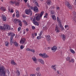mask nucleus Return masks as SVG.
<instances>
[{
	"mask_svg": "<svg viewBox=\"0 0 76 76\" xmlns=\"http://www.w3.org/2000/svg\"><path fill=\"white\" fill-rule=\"evenodd\" d=\"M0 29L3 31H5L6 30H10V26L8 25L4 24V26H0Z\"/></svg>",
	"mask_w": 76,
	"mask_h": 76,
	"instance_id": "obj_1",
	"label": "nucleus"
},
{
	"mask_svg": "<svg viewBox=\"0 0 76 76\" xmlns=\"http://www.w3.org/2000/svg\"><path fill=\"white\" fill-rule=\"evenodd\" d=\"M4 68L3 67H0V75L3 76H7L6 73H7L6 70H4Z\"/></svg>",
	"mask_w": 76,
	"mask_h": 76,
	"instance_id": "obj_2",
	"label": "nucleus"
},
{
	"mask_svg": "<svg viewBox=\"0 0 76 76\" xmlns=\"http://www.w3.org/2000/svg\"><path fill=\"white\" fill-rule=\"evenodd\" d=\"M44 12H41L40 14L38 13V15L36 17V19L37 21H39L41 19H42V16L44 15Z\"/></svg>",
	"mask_w": 76,
	"mask_h": 76,
	"instance_id": "obj_3",
	"label": "nucleus"
},
{
	"mask_svg": "<svg viewBox=\"0 0 76 76\" xmlns=\"http://www.w3.org/2000/svg\"><path fill=\"white\" fill-rule=\"evenodd\" d=\"M9 3L11 5H13L15 4V6H19L20 3L19 2H17L16 0H11L10 1Z\"/></svg>",
	"mask_w": 76,
	"mask_h": 76,
	"instance_id": "obj_4",
	"label": "nucleus"
},
{
	"mask_svg": "<svg viewBox=\"0 0 76 76\" xmlns=\"http://www.w3.org/2000/svg\"><path fill=\"white\" fill-rule=\"evenodd\" d=\"M39 56H40V57H42L43 58H48L49 57V56H48L47 54H46V53H44L43 54L40 53L39 54Z\"/></svg>",
	"mask_w": 76,
	"mask_h": 76,
	"instance_id": "obj_5",
	"label": "nucleus"
},
{
	"mask_svg": "<svg viewBox=\"0 0 76 76\" xmlns=\"http://www.w3.org/2000/svg\"><path fill=\"white\" fill-rule=\"evenodd\" d=\"M31 10H33L34 12L35 13H37V12H38V8L37 6H35L34 7H31Z\"/></svg>",
	"mask_w": 76,
	"mask_h": 76,
	"instance_id": "obj_6",
	"label": "nucleus"
},
{
	"mask_svg": "<svg viewBox=\"0 0 76 76\" xmlns=\"http://www.w3.org/2000/svg\"><path fill=\"white\" fill-rule=\"evenodd\" d=\"M32 22L34 25H36V26H39V23L37 21H36V19H35V18H34L33 19Z\"/></svg>",
	"mask_w": 76,
	"mask_h": 76,
	"instance_id": "obj_7",
	"label": "nucleus"
},
{
	"mask_svg": "<svg viewBox=\"0 0 76 76\" xmlns=\"http://www.w3.org/2000/svg\"><path fill=\"white\" fill-rule=\"evenodd\" d=\"M25 13L27 15H29V14H30L31 16L32 15V11L30 9H28V10H26Z\"/></svg>",
	"mask_w": 76,
	"mask_h": 76,
	"instance_id": "obj_8",
	"label": "nucleus"
},
{
	"mask_svg": "<svg viewBox=\"0 0 76 76\" xmlns=\"http://www.w3.org/2000/svg\"><path fill=\"white\" fill-rule=\"evenodd\" d=\"M32 60H33L34 63H35V64H38V61H37V58H36V57H33L32 58Z\"/></svg>",
	"mask_w": 76,
	"mask_h": 76,
	"instance_id": "obj_9",
	"label": "nucleus"
},
{
	"mask_svg": "<svg viewBox=\"0 0 76 76\" xmlns=\"http://www.w3.org/2000/svg\"><path fill=\"white\" fill-rule=\"evenodd\" d=\"M67 7L70 9H72V6L70 5V3L68 2H66Z\"/></svg>",
	"mask_w": 76,
	"mask_h": 76,
	"instance_id": "obj_10",
	"label": "nucleus"
},
{
	"mask_svg": "<svg viewBox=\"0 0 76 76\" xmlns=\"http://www.w3.org/2000/svg\"><path fill=\"white\" fill-rule=\"evenodd\" d=\"M46 41H50L51 40V37L50 35H48L46 36Z\"/></svg>",
	"mask_w": 76,
	"mask_h": 76,
	"instance_id": "obj_11",
	"label": "nucleus"
},
{
	"mask_svg": "<svg viewBox=\"0 0 76 76\" xmlns=\"http://www.w3.org/2000/svg\"><path fill=\"white\" fill-rule=\"evenodd\" d=\"M26 41V40L24 38L21 39L20 40V44H24V43H25Z\"/></svg>",
	"mask_w": 76,
	"mask_h": 76,
	"instance_id": "obj_12",
	"label": "nucleus"
},
{
	"mask_svg": "<svg viewBox=\"0 0 76 76\" xmlns=\"http://www.w3.org/2000/svg\"><path fill=\"white\" fill-rule=\"evenodd\" d=\"M19 20V19H17L16 18L14 19V20H13V22L14 23H15V24H16V23H18V22Z\"/></svg>",
	"mask_w": 76,
	"mask_h": 76,
	"instance_id": "obj_13",
	"label": "nucleus"
},
{
	"mask_svg": "<svg viewBox=\"0 0 76 76\" xmlns=\"http://www.w3.org/2000/svg\"><path fill=\"white\" fill-rule=\"evenodd\" d=\"M52 50L53 51V52H55L56 51V50L57 49V48L56 47V46H53L52 48Z\"/></svg>",
	"mask_w": 76,
	"mask_h": 76,
	"instance_id": "obj_14",
	"label": "nucleus"
},
{
	"mask_svg": "<svg viewBox=\"0 0 76 76\" xmlns=\"http://www.w3.org/2000/svg\"><path fill=\"white\" fill-rule=\"evenodd\" d=\"M38 61L39 62H40V63L42 64H44V60H43L42 59H39Z\"/></svg>",
	"mask_w": 76,
	"mask_h": 76,
	"instance_id": "obj_15",
	"label": "nucleus"
},
{
	"mask_svg": "<svg viewBox=\"0 0 76 76\" xmlns=\"http://www.w3.org/2000/svg\"><path fill=\"white\" fill-rule=\"evenodd\" d=\"M9 35L11 36V37L13 38V37L15 36V34L13 33H10L9 34Z\"/></svg>",
	"mask_w": 76,
	"mask_h": 76,
	"instance_id": "obj_16",
	"label": "nucleus"
},
{
	"mask_svg": "<svg viewBox=\"0 0 76 76\" xmlns=\"http://www.w3.org/2000/svg\"><path fill=\"white\" fill-rule=\"evenodd\" d=\"M55 30L56 33H59L60 32V29L59 28H58L57 26L56 27Z\"/></svg>",
	"mask_w": 76,
	"mask_h": 76,
	"instance_id": "obj_17",
	"label": "nucleus"
},
{
	"mask_svg": "<svg viewBox=\"0 0 76 76\" xmlns=\"http://www.w3.org/2000/svg\"><path fill=\"white\" fill-rule=\"evenodd\" d=\"M46 3L48 5L50 6L51 3V1L50 0H48L46 1Z\"/></svg>",
	"mask_w": 76,
	"mask_h": 76,
	"instance_id": "obj_18",
	"label": "nucleus"
},
{
	"mask_svg": "<svg viewBox=\"0 0 76 76\" xmlns=\"http://www.w3.org/2000/svg\"><path fill=\"white\" fill-rule=\"evenodd\" d=\"M2 18L3 19V21H6V19H7V18H6V16L5 15H3L2 16Z\"/></svg>",
	"mask_w": 76,
	"mask_h": 76,
	"instance_id": "obj_19",
	"label": "nucleus"
},
{
	"mask_svg": "<svg viewBox=\"0 0 76 76\" xmlns=\"http://www.w3.org/2000/svg\"><path fill=\"white\" fill-rule=\"evenodd\" d=\"M11 64H12V65H15V66H16V65H17V64L15 63L13 60H12L11 61Z\"/></svg>",
	"mask_w": 76,
	"mask_h": 76,
	"instance_id": "obj_20",
	"label": "nucleus"
},
{
	"mask_svg": "<svg viewBox=\"0 0 76 76\" xmlns=\"http://www.w3.org/2000/svg\"><path fill=\"white\" fill-rule=\"evenodd\" d=\"M13 38L10 37V42L11 45H12L13 43Z\"/></svg>",
	"mask_w": 76,
	"mask_h": 76,
	"instance_id": "obj_21",
	"label": "nucleus"
},
{
	"mask_svg": "<svg viewBox=\"0 0 76 76\" xmlns=\"http://www.w3.org/2000/svg\"><path fill=\"white\" fill-rule=\"evenodd\" d=\"M23 22L24 23L25 26H27L28 25V22L25 20H23Z\"/></svg>",
	"mask_w": 76,
	"mask_h": 76,
	"instance_id": "obj_22",
	"label": "nucleus"
},
{
	"mask_svg": "<svg viewBox=\"0 0 76 76\" xmlns=\"http://www.w3.org/2000/svg\"><path fill=\"white\" fill-rule=\"evenodd\" d=\"M0 10H2V11H6V8H5L4 7H1V8H0Z\"/></svg>",
	"mask_w": 76,
	"mask_h": 76,
	"instance_id": "obj_23",
	"label": "nucleus"
},
{
	"mask_svg": "<svg viewBox=\"0 0 76 76\" xmlns=\"http://www.w3.org/2000/svg\"><path fill=\"white\" fill-rule=\"evenodd\" d=\"M13 44H14V45H15L16 47H18V45H19V44H18L16 41L13 42Z\"/></svg>",
	"mask_w": 76,
	"mask_h": 76,
	"instance_id": "obj_24",
	"label": "nucleus"
},
{
	"mask_svg": "<svg viewBox=\"0 0 76 76\" xmlns=\"http://www.w3.org/2000/svg\"><path fill=\"white\" fill-rule=\"evenodd\" d=\"M70 52L72 53V54H75V52L72 49H69Z\"/></svg>",
	"mask_w": 76,
	"mask_h": 76,
	"instance_id": "obj_25",
	"label": "nucleus"
},
{
	"mask_svg": "<svg viewBox=\"0 0 76 76\" xmlns=\"http://www.w3.org/2000/svg\"><path fill=\"white\" fill-rule=\"evenodd\" d=\"M56 65H52L51 67L53 69V70H54L55 71H56Z\"/></svg>",
	"mask_w": 76,
	"mask_h": 76,
	"instance_id": "obj_26",
	"label": "nucleus"
},
{
	"mask_svg": "<svg viewBox=\"0 0 76 76\" xmlns=\"http://www.w3.org/2000/svg\"><path fill=\"white\" fill-rule=\"evenodd\" d=\"M16 16L17 18H19V13L18 11L16 12Z\"/></svg>",
	"mask_w": 76,
	"mask_h": 76,
	"instance_id": "obj_27",
	"label": "nucleus"
},
{
	"mask_svg": "<svg viewBox=\"0 0 76 76\" xmlns=\"http://www.w3.org/2000/svg\"><path fill=\"white\" fill-rule=\"evenodd\" d=\"M62 38L63 41H65L66 40V36L65 35L63 34L62 36Z\"/></svg>",
	"mask_w": 76,
	"mask_h": 76,
	"instance_id": "obj_28",
	"label": "nucleus"
},
{
	"mask_svg": "<svg viewBox=\"0 0 76 76\" xmlns=\"http://www.w3.org/2000/svg\"><path fill=\"white\" fill-rule=\"evenodd\" d=\"M10 44L9 42H8L6 41L5 42V45L6 47H7Z\"/></svg>",
	"mask_w": 76,
	"mask_h": 76,
	"instance_id": "obj_29",
	"label": "nucleus"
},
{
	"mask_svg": "<svg viewBox=\"0 0 76 76\" xmlns=\"http://www.w3.org/2000/svg\"><path fill=\"white\" fill-rule=\"evenodd\" d=\"M52 18L53 20H56V16L54 15H53L52 17Z\"/></svg>",
	"mask_w": 76,
	"mask_h": 76,
	"instance_id": "obj_30",
	"label": "nucleus"
},
{
	"mask_svg": "<svg viewBox=\"0 0 76 76\" xmlns=\"http://www.w3.org/2000/svg\"><path fill=\"white\" fill-rule=\"evenodd\" d=\"M18 22L19 23L18 24L20 26H22V21H20V20H19Z\"/></svg>",
	"mask_w": 76,
	"mask_h": 76,
	"instance_id": "obj_31",
	"label": "nucleus"
},
{
	"mask_svg": "<svg viewBox=\"0 0 76 76\" xmlns=\"http://www.w3.org/2000/svg\"><path fill=\"white\" fill-rule=\"evenodd\" d=\"M72 14H73V15L74 16V17H76V13L74 11L72 12Z\"/></svg>",
	"mask_w": 76,
	"mask_h": 76,
	"instance_id": "obj_32",
	"label": "nucleus"
},
{
	"mask_svg": "<svg viewBox=\"0 0 76 76\" xmlns=\"http://www.w3.org/2000/svg\"><path fill=\"white\" fill-rule=\"evenodd\" d=\"M24 48H25V46H24V45H21L20 46V49H21V50H23Z\"/></svg>",
	"mask_w": 76,
	"mask_h": 76,
	"instance_id": "obj_33",
	"label": "nucleus"
},
{
	"mask_svg": "<svg viewBox=\"0 0 76 76\" xmlns=\"http://www.w3.org/2000/svg\"><path fill=\"white\" fill-rule=\"evenodd\" d=\"M66 60H67V61H69L70 60V58L69 57H67L66 58Z\"/></svg>",
	"mask_w": 76,
	"mask_h": 76,
	"instance_id": "obj_34",
	"label": "nucleus"
},
{
	"mask_svg": "<svg viewBox=\"0 0 76 76\" xmlns=\"http://www.w3.org/2000/svg\"><path fill=\"white\" fill-rule=\"evenodd\" d=\"M75 62V60L73 59H72L71 60L69 61V63L71 62L72 63H74Z\"/></svg>",
	"mask_w": 76,
	"mask_h": 76,
	"instance_id": "obj_35",
	"label": "nucleus"
},
{
	"mask_svg": "<svg viewBox=\"0 0 76 76\" xmlns=\"http://www.w3.org/2000/svg\"><path fill=\"white\" fill-rule=\"evenodd\" d=\"M17 73L18 76H19V75H20V71H19L18 70L17 71Z\"/></svg>",
	"mask_w": 76,
	"mask_h": 76,
	"instance_id": "obj_36",
	"label": "nucleus"
},
{
	"mask_svg": "<svg viewBox=\"0 0 76 76\" xmlns=\"http://www.w3.org/2000/svg\"><path fill=\"white\" fill-rule=\"evenodd\" d=\"M54 13V11L52 10L50 11L51 15H53Z\"/></svg>",
	"mask_w": 76,
	"mask_h": 76,
	"instance_id": "obj_37",
	"label": "nucleus"
},
{
	"mask_svg": "<svg viewBox=\"0 0 76 76\" xmlns=\"http://www.w3.org/2000/svg\"><path fill=\"white\" fill-rule=\"evenodd\" d=\"M35 5H36V6H37L38 7H39V5H38V3L37 2H36L35 3Z\"/></svg>",
	"mask_w": 76,
	"mask_h": 76,
	"instance_id": "obj_38",
	"label": "nucleus"
},
{
	"mask_svg": "<svg viewBox=\"0 0 76 76\" xmlns=\"http://www.w3.org/2000/svg\"><path fill=\"white\" fill-rule=\"evenodd\" d=\"M48 29V28H47V27L46 26H45L44 27H43L44 30H47V29Z\"/></svg>",
	"mask_w": 76,
	"mask_h": 76,
	"instance_id": "obj_39",
	"label": "nucleus"
},
{
	"mask_svg": "<svg viewBox=\"0 0 76 76\" xmlns=\"http://www.w3.org/2000/svg\"><path fill=\"white\" fill-rule=\"evenodd\" d=\"M30 51H31V52H32V53H35V50L34 49H31Z\"/></svg>",
	"mask_w": 76,
	"mask_h": 76,
	"instance_id": "obj_40",
	"label": "nucleus"
},
{
	"mask_svg": "<svg viewBox=\"0 0 76 76\" xmlns=\"http://www.w3.org/2000/svg\"><path fill=\"white\" fill-rule=\"evenodd\" d=\"M42 37H41V36H38L37 37V39H40Z\"/></svg>",
	"mask_w": 76,
	"mask_h": 76,
	"instance_id": "obj_41",
	"label": "nucleus"
},
{
	"mask_svg": "<svg viewBox=\"0 0 76 76\" xmlns=\"http://www.w3.org/2000/svg\"><path fill=\"white\" fill-rule=\"evenodd\" d=\"M42 31H41L40 32V33L39 34V37H41V36L42 35Z\"/></svg>",
	"mask_w": 76,
	"mask_h": 76,
	"instance_id": "obj_42",
	"label": "nucleus"
},
{
	"mask_svg": "<svg viewBox=\"0 0 76 76\" xmlns=\"http://www.w3.org/2000/svg\"><path fill=\"white\" fill-rule=\"evenodd\" d=\"M31 50L29 48H27L26 49V51H31Z\"/></svg>",
	"mask_w": 76,
	"mask_h": 76,
	"instance_id": "obj_43",
	"label": "nucleus"
},
{
	"mask_svg": "<svg viewBox=\"0 0 76 76\" xmlns=\"http://www.w3.org/2000/svg\"><path fill=\"white\" fill-rule=\"evenodd\" d=\"M37 76H41V74L39 72H38L37 73Z\"/></svg>",
	"mask_w": 76,
	"mask_h": 76,
	"instance_id": "obj_44",
	"label": "nucleus"
},
{
	"mask_svg": "<svg viewBox=\"0 0 76 76\" xmlns=\"http://www.w3.org/2000/svg\"><path fill=\"white\" fill-rule=\"evenodd\" d=\"M36 70L37 71H39V70H40V68L39 67H38L37 68H36Z\"/></svg>",
	"mask_w": 76,
	"mask_h": 76,
	"instance_id": "obj_45",
	"label": "nucleus"
},
{
	"mask_svg": "<svg viewBox=\"0 0 76 76\" xmlns=\"http://www.w3.org/2000/svg\"><path fill=\"white\" fill-rule=\"evenodd\" d=\"M21 29V27H18V31L19 32L20 31V30Z\"/></svg>",
	"mask_w": 76,
	"mask_h": 76,
	"instance_id": "obj_46",
	"label": "nucleus"
},
{
	"mask_svg": "<svg viewBox=\"0 0 76 76\" xmlns=\"http://www.w3.org/2000/svg\"><path fill=\"white\" fill-rule=\"evenodd\" d=\"M32 29H35V27L34 26H32Z\"/></svg>",
	"mask_w": 76,
	"mask_h": 76,
	"instance_id": "obj_47",
	"label": "nucleus"
},
{
	"mask_svg": "<svg viewBox=\"0 0 76 76\" xmlns=\"http://www.w3.org/2000/svg\"><path fill=\"white\" fill-rule=\"evenodd\" d=\"M61 31H64V27H61Z\"/></svg>",
	"mask_w": 76,
	"mask_h": 76,
	"instance_id": "obj_48",
	"label": "nucleus"
},
{
	"mask_svg": "<svg viewBox=\"0 0 76 76\" xmlns=\"http://www.w3.org/2000/svg\"><path fill=\"white\" fill-rule=\"evenodd\" d=\"M32 38H34V34H32Z\"/></svg>",
	"mask_w": 76,
	"mask_h": 76,
	"instance_id": "obj_49",
	"label": "nucleus"
},
{
	"mask_svg": "<svg viewBox=\"0 0 76 76\" xmlns=\"http://www.w3.org/2000/svg\"><path fill=\"white\" fill-rule=\"evenodd\" d=\"M64 27L65 28H68V27H69V25H65V26Z\"/></svg>",
	"mask_w": 76,
	"mask_h": 76,
	"instance_id": "obj_50",
	"label": "nucleus"
},
{
	"mask_svg": "<svg viewBox=\"0 0 76 76\" xmlns=\"http://www.w3.org/2000/svg\"><path fill=\"white\" fill-rule=\"evenodd\" d=\"M59 27L61 28L63 27V26L61 25V24H59Z\"/></svg>",
	"mask_w": 76,
	"mask_h": 76,
	"instance_id": "obj_51",
	"label": "nucleus"
},
{
	"mask_svg": "<svg viewBox=\"0 0 76 76\" xmlns=\"http://www.w3.org/2000/svg\"><path fill=\"white\" fill-rule=\"evenodd\" d=\"M26 32H28V31H29V29H28V28H26Z\"/></svg>",
	"mask_w": 76,
	"mask_h": 76,
	"instance_id": "obj_52",
	"label": "nucleus"
},
{
	"mask_svg": "<svg viewBox=\"0 0 76 76\" xmlns=\"http://www.w3.org/2000/svg\"><path fill=\"white\" fill-rule=\"evenodd\" d=\"M30 76H35V75L34 74H31Z\"/></svg>",
	"mask_w": 76,
	"mask_h": 76,
	"instance_id": "obj_53",
	"label": "nucleus"
},
{
	"mask_svg": "<svg viewBox=\"0 0 76 76\" xmlns=\"http://www.w3.org/2000/svg\"><path fill=\"white\" fill-rule=\"evenodd\" d=\"M28 0H24V1L25 3H27V1Z\"/></svg>",
	"mask_w": 76,
	"mask_h": 76,
	"instance_id": "obj_54",
	"label": "nucleus"
},
{
	"mask_svg": "<svg viewBox=\"0 0 76 76\" xmlns=\"http://www.w3.org/2000/svg\"><path fill=\"white\" fill-rule=\"evenodd\" d=\"M8 10L9 12H10V10H11V9L10 8H8Z\"/></svg>",
	"mask_w": 76,
	"mask_h": 76,
	"instance_id": "obj_55",
	"label": "nucleus"
},
{
	"mask_svg": "<svg viewBox=\"0 0 76 76\" xmlns=\"http://www.w3.org/2000/svg\"><path fill=\"white\" fill-rule=\"evenodd\" d=\"M57 20L58 22H59V21H60V20H59V19H58V17H57Z\"/></svg>",
	"mask_w": 76,
	"mask_h": 76,
	"instance_id": "obj_56",
	"label": "nucleus"
},
{
	"mask_svg": "<svg viewBox=\"0 0 76 76\" xmlns=\"http://www.w3.org/2000/svg\"><path fill=\"white\" fill-rule=\"evenodd\" d=\"M10 12L11 13H13V9H11V10L10 11Z\"/></svg>",
	"mask_w": 76,
	"mask_h": 76,
	"instance_id": "obj_57",
	"label": "nucleus"
},
{
	"mask_svg": "<svg viewBox=\"0 0 76 76\" xmlns=\"http://www.w3.org/2000/svg\"><path fill=\"white\" fill-rule=\"evenodd\" d=\"M74 4L75 5H76V0H75Z\"/></svg>",
	"mask_w": 76,
	"mask_h": 76,
	"instance_id": "obj_58",
	"label": "nucleus"
},
{
	"mask_svg": "<svg viewBox=\"0 0 76 76\" xmlns=\"http://www.w3.org/2000/svg\"><path fill=\"white\" fill-rule=\"evenodd\" d=\"M58 22L59 23V25L61 24V22H60V21H59Z\"/></svg>",
	"mask_w": 76,
	"mask_h": 76,
	"instance_id": "obj_59",
	"label": "nucleus"
},
{
	"mask_svg": "<svg viewBox=\"0 0 76 76\" xmlns=\"http://www.w3.org/2000/svg\"><path fill=\"white\" fill-rule=\"evenodd\" d=\"M15 16V14H13L12 15V17H13V18H14Z\"/></svg>",
	"mask_w": 76,
	"mask_h": 76,
	"instance_id": "obj_60",
	"label": "nucleus"
},
{
	"mask_svg": "<svg viewBox=\"0 0 76 76\" xmlns=\"http://www.w3.org/2000/svg\"><path fill=\"white\" fill-rule=\"evenodd\" d=\"M48 13H46L45 14V16L47 17V16H48Z\"/></svg>",
	"mask_w": 76,
	"mask_h": 76,
	"instance_id": "obj_61",
	"label": "nucleus"
},
{
	"mask_svg": "<svg viewBox=\"0 0 76 76\" xmlns=\"http://www.w3.org/2000/svg\"><path fill=\"white\" fill-rule=\"evenodd\" d=\"M56 9L57 10H59V7H56Z\"/></svg>",
	"mask_w": 76,
	"mask_h": 76,
	"instance_id": "obj_62",
	"label": "nucleus"
},
{
	"mask_svg": "<svg viewBox=\"0 0 76 76\" xmlns=\"http://www.w3.org/2000/svg\"><path fill=\"white\" fill-rule=\"evenodd\" d=\"M34 35H35V36H37V33H35L34 34Z\"/></svg>",
	"mask_w": 76,
	"mask_h": 76,
	"instance_id": "obj_63",
	"label": "nucleus"
},
{
	"mask_svg": "<svg viewBox=\"0 0 76 76\" xmlns=\"http://www.w3.org/2000/svg\"><path fill=\"white\" fill-rule=\"evenodd\" d=\"M47 48H48V50H50V47H48Z\"/></svg>",
	"mask_w": 76,
	"mask_h": 76,
	"instance_id": "obj_64",
	"label": "nucleus"
}]
</instances>
